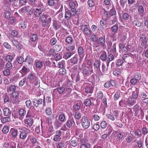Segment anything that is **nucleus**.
Returning <instances> with one entry per match:
<instances>
[{
  "label": "nucleus",
  "instance_id": "c756f323",
  "mask_svg": "<svg viewBox=\"0 0 148 148\" xmlns=\"http://www.w3.org/2000/svg\"><path fill=\"white\" fill-rule=\"evenodd\" d=\"M100 61L98 60H96L93 66L95 68H96L97 71H100Z\"/></svg>",
  "mask_w": 148,
  "mask_h": 148
},
{
  "label": "nucleus",
  "instance_id": "7ed1b4c3",
  "mask_svg": "<svg viewBox=\"0 0 148 148\" xmlns=\"http://www.w3.org/2000/svg\"><path fill=\"white\" fill-rule=\"evenodd\" d=\"M90 67H86L82 70V73L84 77L89 76L92 73H94L92 69V65H90Z\"/></svg>",
  "mask_w": 148,
  "mask_h": 148
},
{
  "label": "nucleus",
  "instance_id": "b1692460",
  "mask_svg": "<svg viewBox=\"0 0 148 148\" xmlns=\"http://www.w3.org/2000/svg\"><path fill=\"white\" fill-rule=\"evenodd\" d=\"M107 57L106 52L104 51H101V54L100 56V58L101 60L103 61H107Z\"/></svg>",
  "mask_w": 148,
  "mask_h": 148
},
{
  "label": "nucleus",
  "instance_id": "4468645a",
  "mask_svg": "<svg viewBox=\"0 0 148 148\" xmlns=\"http://www.w3.org/2000/svg\"><path fill=\"white\" fill-rule=\"evenodd\" d=\"M25 125L28 129L31 127L34 121L32 118H28L24 120Z\"/></svg>",
  "mask_w": 148,
  "mask_h": 148
},
{
  "label": "nucleus",
  "instance_id": "a18cd8bd",
  "mask_svg": "<svg viewBox=\"0 0 148 148\" xmlns=\"http://www.w3.org/2000/svg\"><path fill=\"white\" fill-rule=\"evenodd\" d=\"M59 119L60 121L62 122H64L66 121V116L64 113H62L59 115Z\"/></svg>",
  "mask_w": 148,
  "mask_h": 148
},
{
  "label": "nucleus",
  "instance_id": "6e6552de",
  "mask_svg": "<svg viewBox=\"0 0 148 148\" xmlns=\"http://www.w3.org/2000/svg\"><path fill=\"white\" fill-rule=\"evenodd\" d=\"M97 42L99 45L103 49L106 48V40L105 36L104 34L102 36H101L99 38Z\"/></svg>",
  "mask_w": 148,
  "mask_h": 148
},
{
  "label": "nucleus",
  "instance_id": "052dcab7",
  "mask_svg": "<svg viewBox=\"0 0 148 148\" xmlns=\"http://www.w3.org/2000/svg\"><path fill=\"white\" fill-rule=\"evenodd\" d=\"M65 144L64 141H62L58 143L57 148H64Z\"/></svg>",
  "mask_w": 148,
  "mask_h": 148
},
{
  "label": "nucleus",
  "instance_id": "0eeeda50",
  "mask_svg": "<svg viewBox=\"0 0 148 148\" xmlns=\"http://www.w3.org/2000/svg\"><path fill=\"white\" fill-rule=\"evenodd\" d=\"M32 102L34 106L36 108H37L38 106L41 104L42 102H43V106L45 107L46 106L45 96H44L43 99H34L32 101Z\"/></svg>",
  "mask_w": 148,
  "mask_h": 148
},
{
  "label": "nucleus",
  "instance_id": "e433bc0d",
  "mask_svg": "<svg viewBox=\"0 0 148 148\" xmlns=\"http://www.w3.org/2000/svg\"><path fill=\"white\" fill-rule=\"evenodd\" d=\"M19 114L21 116L20 119H23V116L25 115L26 114V111L25 109H20L19 111Z\"/></svg>",
  "mask_w": 148,
  "mask_h": 148
},
{
  "label": "nucleus",
  "instance_id": "473e14b6",
  "mask_svg": "<svg viewBox=\"0 0 148 148\" xmlns=\"http://www.w3.org/2000/svg\"><path fill=\"white\" fill-rule=\"evenodd\" d=\"M75 44L70 45L66 47V50L68 52L73 51L75 50Z\"/></svg>",
  "mask_w": 148,
  "mask_h": 148
},
{
  "label": "nucleus",
  "instance_id": "680f3d73",
  "mask_svg": "<svg viewBox=\"0 0 148 148\" xmlns=\"http://www.w3.org/2000/svg\"><path fill=\"white\" fill-rule=\"evenodd\" d=\"M135 135L137 136V137H140L141 136L142 134L141 131L140 129H137L135 131Z\"/></svg>",
  "mask_w": 148,
  "mask_h": 148
},
{
  "label": "nucleus",
  "instance_id": "5701e85b",
  "mask_svg": "<svg viewBox=\"0 0 148 148\" xmlns=\"http://www.w3.org/2000/svg\"><path fill=\"white\" fill-rule=\"evenodd\" d=\"M148 92L146 91L141 92L139 95V97L142 99V101L144 100L148 96Z\"/></svg>",
  "mask_w": 148,
  "mask_h": 148
},
{
  "label": "nucleus",
  "instance_id": "de8ad7c7",
  "mask_svg": "<svg viewBox=\"0 0 148 148\" xmlns=\"http://www.w3.org/2000/svg\"><path fill=\"white\" fill-rule=\"evenodd\" d=\"M91 39L92 41L93 42H96V41H98L99 38L96 34H93L91 37Z\"/></svg>",
  "mask_w": 148,
  "mask_h": 148
},
{
  "label": "nucleus",
  "instance_id": "5fc2aeb1",
  "mask_svg": "<svg viewBox=\"0 0 148 148\" xmlns=\"http://www.w3.org/2000/svg\"><path fill=\"white\" fill-rule=\"evenodd\" d=\"M121 72L119 69H117L115 70L113 72V74L115 76L118 77L119 75L121 74Z\"/></svg>",
  "mask_w": 148,
  "mask_h": 148
},
{
  "label": "nucleus",
  "instance_id": "864d4df0",
  "mask_svg": "<svg viewBox=\"0 0 148 148\" xmlns=\"http://www.w3.org/2000/svg\"><path fill=\"white\" fill-rule=\"evenodd\" d=\"M100 126L102 129H105L107 126V122L105 121H102L100 124Z\"/></svg>",
  "mask_w": 148,
  "mask_h": 148
},
{
  "label": "nucleus",
  "instance_id": "f257e3e1",
  "mask_svg": "<svg viewBox=\"0 0 148 148\" xmlns=\"http://www.w3.org/2000/svg\"><path fill=\"white\" fill-rule=\"evenodd\" d=\"M39 19L42 22V26L44 27H49L52 20L50 16L43 13L39 18Z\"/></svg>",
  "mask_w": 148,
  "mask_h": 148
},
{
  "label": "nucleus",
  "instance_id": "c85d7f7f",
  "mask_svg": "<svg viewBox=\"0 0 148 148\" xmlns=\"http://www.w3.org/2000/svg\"><path fill=\"white\" fill-rule=\"evenodd\" d=\"M53 48L55 51L58 52L61 50L62 48V46L60 44L58 43L57 44L54 46Z\"/></svg>",
  "mask_w": 148,
  "mask_h": 148
},
{
  "label": "nucleus",
  "instance_id": "6e6d98bb",
  "mask_svg": "<svg viewBox=\"0 0 148 148\" xmlns=\"http://www.w3.org/2000/svg\"><path fill=\"white\" fill-rule=\"evenodd\" d=\"M78 141L76 140L72 139L71 140V144L73 147H75L77 146Z\"/></svg>",
  "mask_w": 148,
  "mask_h": 148
},
{
  "label": "nucleus",
  "instance_id": "f03ea898",
  "mask_svg": "<svg viewBox=\"0 0 148 148\" xmlns=\"http://www.w3.org/2000/svg\"><path fill=\"white\" fill-rule=\"evenodd\" d=\"M141 79V75L140 73L138 71H135L134 78L130 80L131 83H137L139 82V80Z\"/></svg>",
  "mask_w": 148,
  "mask_h": 148
},
{
  "label": "nucleus",
  "instance_id": "13d9d810",
  "mask_svg": "<svg viewBox=\"0 0 148 148\" xmlns=\"http://www.w3.org/2000/svg\"><path fill=\"white\" fill-rule=\"evenodd\" d=\"M45 111L47 115L50 116L52 114L51 109L49 107L45 109Z\"/></svg>",
  "mask_w": 148,
  "mask_h": 148
},
{
  "label": "nucleus",
  "instance_id": "a19ab883",
  "mask_svg": "<svg viewBox=\"0 0 148 148\" xmlns=\"http://www.w3.org/2000/svg\"><path fill=\"white\" fill-rule=\"evenodd\" d=\"M10 126L9 125H5L2 130V131L4 134H6L8 132Z\"/></svg>",
  "mask_w": 148,
  "mask_h": 148
},
{
  "label": "nucleus",
  "instance_id": "bf43d9fd",
  "mask_svg": "<svg viewBox=\"0 0 148 148\" xmlns=\"http://www.w3.org/2000/svg\"><path fill=\"white\" fill-rule=\"evenodd\" d=\"M65 89L66 88L63 87H60L57 88V91L60 94H61L65 92L66 89Z\"/></svg>",
  "mask_w": 148,
  "mask_h": 148
},
{
  "label": "nucleus",
  "instance_id": "a211bd4d",
  "mask_svg": "<svg viewBox=\"0 0 148 148\" xmlns=\"http://www.w3.org/2000/svg\"><path fill=\"white\" fill-rule=\"evenodd\" d=\"M79 59V58L77 54H75L74 56L70 59L69 60L71 64V65H73L77 63Z\"/></svg>",
  "mask_w": 148,
  "mask_h": 148
},
{
  "label": "nucleus",
  "instance_id": "ddd939ff",
  "mask_svg": "<svg viewBox=\"0 0 148 148\" xmlns=\"http://www.w3.org/2000/svg\"><path fill=\"white\" fill-rule=\"evenodd\" d=\"M23 12L26 13L28 15H32L33 13L34 8L29 6H25L21 9Z\"/></svg>",
  "mask_w": 148,
  "mask_h": 148
},
{
  "label": "nucleus",
  "instance_id": "a878e982",
  "mask_svg": "<svg viewBox=\"0 0 148 148\" xmlns=\"http://www.w3.org/2000/svg\"><path fill=\"white\" fill-rule=\"evenodd\" d=\"M65 42L69 45L72 44L73 42V40L71 36L69 35L67 36L65 38Z\"/></svg>",
  "mask_w": 148,
  "mask_h": 148
},
{
  "label": "nucleus",
  "instance_id": "423d86ee",
  "mask_svg": "<svg viewBox=\"0 0 148 148\" xmlns=\"http://www.w3.org/2000/svg\"><path fill=\"white\" fill-rule=\"evenodd\" d=\"M39 8H34L33 14L36 17H40L42 14V12H44L45 11V9L44 8L43 6V7H39Z\"/></svg>",
  "mask_w": 148,
  "mask_h": 148
},
{
  "label": "nucleus",
  "instance_id": "3c124183",
  "mask_svg": "<svg viewBox=\"0 0 148 148\" xmlns=\"http://www.w3.org/2000/svg\"><path fill=\"white\" fill-rule=\"evenodd\" d=\"M122 16L123 19L125 20H128L129 18L131 17V16L127 13H123Z\"/></svg>",
  "mask_w": 148,
  "mask_h": 148
},
{
  "label": "nucleus",
  "instance_id": "79ce46f5",
  "mask_svg": "<svg viewBox=\"0 0 148 148\" xmlns=\"http://www.w3.org/2000/svg\"><path fill=\"white\" fill-rule=\"evenodd\" d=\"M91 99H92V98H90L87 99L85 100L84 103L86 106H89L91 105L92 103Z\"/></svg>",
  "mask_w": 148,
  "mask_h": 148
},
{
  "label": "nucleus",
  "instance_id": "7c9ffc66",
  "mask_svg": "<svg viewBox=\"0 0 148 148\" xmlns=\"http://www.w3.org/2000/svg\"><path fill=\"white\" fill-rule=\"evenodd\" d=\"M3 111L4 114L5 116H9L11 114V111L8 108H5L3 109Z\"/></svg>",
  "mask_w": 148,
  "mask_h": 148
},
{
  "label": "nucleus",
  "instance_id": "338daca9",
  "mask_svg": "<svg viewBox=\"0 0 148 148\" xmlns=\"http://www.w3.org/2000/svg\"><path fill=\"white\" fill-rule=\"evenodd\" d=\"M31 143L34 145L36 143L37 140L33 136L31 137L30 139Z\"/></svg>",
  "mask_w": 148,
  "mask_h": 148
},
{
  "label": "nucleus",
  "instance_id": "72a5a7b5",
  "mask_svg": "<svg viewBox=\"0 0 148 148\" xmlns=\"http://www.w3.org/2000/svg\"><path fill=\"white\" fill-rule=\"evenodd\" d=\"M12 132L11 134L14 138H16L17 135L18 130L16 129L12 128L11 129Z\"/></svg>",
  "mask_w": 148,
  "mask_h": 148
},
{
  "label": "nucleus",
  "instance_id": "6ab92c4d",
  "mask_svg": "<svg viewBox=\"0 0 148 148\" xmlns=\"http://www.w3.org/2000/svg\"><path fill=\"white\" fill-rule=\"evenodd\" d=\"M112 53H108L107 55V60L106 61V64L107 65H109L110 62L114 60L115 59Z\"/></svg>",
  "mask_w": 148,
  "mask_h": 148
},
{
  "label": "nucleus",
  "instance_id": "8fccbe9b",
  "mask_svg": "<svg viewBox=\"0 0 148 148\" xmlns=\"http://www.w3.org/2000/svg\"><path fill=\"white\" fill-rule=\"evenodd\" d=\"M27 134L25 132H22L20 134L19 137L22 139H25L27 137Z\"/></svg>",
  "mask_w": 148,
  "mask_h": 148
},
{
  "label": "nucleus",
  "instance_id": "dca6fc26",
  "mask_svg": "<svg viewBox=\"0 0 148 148\" xmlns=\"http://www.w3.org/2000/svg\"><path fill=\"white\" fill-rule=\"evenodd\" d=\"M75 124V123L73 118H69L64 125V126H66L68 128H72L73 126Z\"/></svg>",
  "mask_w": 148,
  "mask_h": 148
},
{
  "label": "nucleus",
  "instance_id": "aec40b11",
  "mask_svg": "<svg viewBox=\"0 0 148 148\" xmlns=\"http://www.w3.org/2000/svg\"><path fill=\"white\" fill-rule=\"evenodd\" d=\"M53 26L55 30L58 29L60 26V23L55 20H53Z\"/></svg>",
  "mask_w": 148,
  "mask_h": 148
},
{
  "label": "nucleus",
  "instance_id": "cd10ccee",
  "mask_svg": "<svg viewBox=\"0 0 148 148\" xmlns=\"http://www.w3.org/2000/svg\"><path fill=\"white\" fill-rule=\"evenodd\" d=\"M13 59V56L9 53L5 57L4 60L8 62H11L12 61Z\"/></svg>",
  "mask_w": 148,
  "mask_h": 148
},
{
  "label": "nucleus",
  "instance_id": "e2e57ef3",
  "mask_svg": "<svg viewBox=\"0 0 148 148\" xmlns=\"http://www.w3.org/2000/svg\"><path fill=\"white\" fill-rule=\"evenodd\" d=\"M85 92L86 93H92L93 92V88L90 87H87L85 89Z\"/></svg>",
  "mask_w": 148,
  "mask_h": 148
},
{
  "label": "nucleus",
  "instance_id": "412c9836",
  "mask_svg": "<svg viewBox=\"0 0 148 148\" xmlns=\"http://www.w3.org/2000/svg\"><path fill=\"white\" fill-rule=\"evenodd\" d=\"M126 102L127 105L130 106H132L136 103V99L132 97H130L128 99V100L126 101Z\"/></svg>",
  "mask_w": 148,
  "mask_h": 148
},
{
  "label": "nucleus",
  "instance_id": "c9c22d12",
  "mask_svg": "<svg viewBox=\"0 0 148 148\" xmlns=\"http://www.w3.org/2000/svg\"><path fill=\"white\" fill-rule=\"evenodd\" d=\"M16 60L20 64H22L24 62H25V60L23 57L21 56H18L17 57Z\"/></svg>",
  "mask_w": 148,
  "mask_h": 148
},
{
  "label": "nucleus",
  "instance_id": "c03bdc74",
  "mask_svg": "<svg viewBox=\"0 0 148 148\" xmlns=\"http://www.w3.org/2000/svg\"><path fill=\"white\" fill-rule=\"evenodd\" d=\"M21 71L22 72V74L25 75L29 72V69L26 67L25 66H24L23 67Z\"/></svg>",
  "mask_w": 148,
  "mask_h": 148
},
{
  "label": "nucleus",
  "instance_id": "9b49d317",
  "mask_svg": "<svg viewBox=\"0 0 148 148\" xmlns=\"http://www.w3.org/2000/svg\"><path fill=\"white\" fill-rule=\"evenodd\" d=\"M76 14L68 9H65L64 18L67 20H69L72 16H75Z\"/></svg>",
  "mask_w": 148,
  "mask_h": 148
},
{
  "label": "nucleus",
  "instance_id": "f8f14e48",
  "mask_svg": "<svg viewBox=\"0 0 148 148\" xmlns=\"http://www.w3.org/2000/svg\"><path fill=\"white\" fill-rule=\"evenodd\" d=\"M77 51L79 57V61H81L85 56L84 49L83 47L79 46L77 47Z\"/></svg>",
  "mask_w": 148,
  "mask_h": 148
},
{
  "label": "nucleus",
  "instance_id": "58836bf2",
  "mask_svg": "<svg viewBox=\"0 0 148 148\" xmlns=\"http://www.w3.org/2000/svg\"><path fill=\"white\" fill-rule=\"evenodd\" d=\"M124 133L119 131L118 134L116 135V136L117 138L119 140L124 139Z\"/></svg>",
  "mask_w": 148,
  "mask_h": 148
},
{
  "label": "nucleus",
  "instance_id": "774afa93",
  "mask_svg": "<svg viewBox=\"0 0 148 148\" xmlns=\"http://www.w3.org/2000/svg\"><path fill=\"white\" fill-rule=\"evenodd\" d=\"M123 63V60L122 59H118L116 62V65L118 66H120L122 65Z\"/></svg>",
  "mask_w": 148,
  "mask_h": 148
},
{
  "label": "nucleus",
  "instance_id": "0e129e2a",
  "mask_svg": "<svg viewBox=\"0 0 148 148\" xmlns=\"http://www.w3.org/2000/svg\"><path fill=\"white\" fill-rule=\"evenodd\" d=\"M1 121L3 123H4L7 122H9L10 120V119L8 117H5L4 118H2L1 119Z\"/></svg>",
  "mask_w": 148,
  "mask_h": 148
},
{
  "label": "nucleus",
  "instance_id": "1a4fd4ad",
  "mask_svg": "<svg viewBox=\"0 0 148 148\" xmlns=\"http://www.w3.org/2000/svg\"><path fill=\"white\" fill-rule=\"evenodd\" d=\"M81 29L84 34L87 36L89 35L92 33V31L89 28V27L87 25H82L81 26Z\"/></svg>",
  "mask_w": 148,
  "mask_h": 148
},
{
  "label": "nucleus",
  "instance_id": "2eb2a0df",
  "mask_svg": "<svg viewBox=\"0 0 148 148\" xmlns=\"http://www.w3.org/2000/svg\"><path fill=\"white\" fill-rule=\"evenodd\" d=\"M77 6V1H71L69 3V8L71 10H69L73 12L76 13V8Z\"/></svg>",
  "mask_w": 148,
  "mask_h": 148
},
{
  "label": "nucleus",
  "instance_id": "4c0bfd02",
  "mask_svg": "<svg viewBox=\"0 0 148 148\" xmlns=\"http://www.w3.org/2000/svg\"><path fill=\"white\" fill-rule=\"evenodd\" d=\"M111 31L112 32L116 33L118 29V25L116 24L111 27Z\"/></svg>",
  "mask_w": 148,
  "mask_h": 148
},
{
  "label": "nucleus",
  "instance_id": "20e7f679",
  "mask_svg": "<svg viewBox=\"0 0 148 148\" xmlns=\"http://www.w3.org/2000/svg\"><path fill=\"white\" fill-rule=\"evenodd\" d=\"M28 3L29 5L33 7L38 8L39 7H43V3L38 0H29Z\"/></svg>",
  "mask_w": 148,
  "mask_h": 148
},
{
  "label": "nucleus",
  "instance_id": "37998d69",
  "mask_svg": "<svg viewBox=\"0 0 148 148\" xmlns=\"http://www.w3.org/2000/svg\"><path fill=\"white\" fill-rule=\"evenodd\" d=\"M36 76V75L34 73H31L28 75L27 78L30 80L33 81Z\"/></svg>",
  "mask_w": 148,
  "mask_h": 148
},
{
  "label": "nucleus",
  "instance_id": "4be33fe9",
  "mask_svg": "<svg viewBox=\"0 0 148 148\" xmlns=\"http://www.w3.org/2000/svg\"><path fill=\"white\" fill-rule=\"evenodd\" d=\"M122 58L125 62H127L128 63L130 61V60L132 59L131 56L127 54H124Z\"/></svg>",
  "mask_w": 148,
  "mask_h": 148
},
{
  "label": "nucleus",
  "instance_id": "393cba45",
  "mask_svg": "<svg viewBox=\"0 0 148 148\" xmlns=\"http://www.w3.org/2000/svg\"><path fill=\"white\" fill-rule=\"evenodd\" d=\"M33 60L30 56H27L25 60V62L28 63L29 65L32 64Z\"/></svg>",
  "mask_w": 148,
  "mask_h": 148
},
{
  "label": "nucleus",
  "instance_id": "49530a36",
  "mask_svg": "<svg viewBox=\"0 0 148 148\" xmlns=\"http://www.w3.org/2000/svg\"><path fill=\"white\" fill-rule=\"evenodd\" d=\"M116 43H114L112 47H110V48H111L110 51V52L112 53H116Z\"/></svg>",
  "mask_w": 148,
  "mask_h": 148
},
{
  "label": "nucleus",
  "instance_id": "69168bd1",
  "mask_svg": "<svg viewBox=\"0 0 148 148\" xmlns=\"http://www.w3.org/2000/svg\"><path fill=\"white\" fill-rule=\"evenodd\" d=\"M36 65L38 68L40 69L42 67L43 64L41 61H38L36 62Z\"/></svg>",
  "mask_w": 148,
  "mask_h": 148
},
{
  "label": "nucleus",
  "instance_id": "9d476101",
  "mask_svg": "<svg viewBox=\"0 0 148 148\" xmlns=\"http://www.w3.org/2000/svg\"><path fill=\"white\" fill-rule=\"evenodd\" d=\"M140 40L141 41V45L144 47L145 49L147 48L148 38H147L145 34H142L140 37Z\"/></svg>",
  "mask_w": 148,
  "mask_h": 148
},
{
  "label": "nucleus",
  "instance_id": "603ef678",
  "mask_svg": "<svg viewBox=\"0 0 148 148\" xmlns=\"http://www.w3.org/2000/svg\"><path fill=\"white\" fill-rule=\"evenodd\" d=\"M104 16H105L106 18L103 19L105 22L107 21V20L109 19L110 17V15L109 13L108 12H106L104 13Z\"/></svg>",
  "mask_w": 148,
  "mask_h": 148
},
{
  "label": "nucleus",
  "instance_id": "2f4dec72",
  "mask_svg": "<svg viewBox=\"0 0 148 148\" xmlns=\"http://www.w3.org/2000/svg\"><path fill=\"white\" fill-rule=\"evenodd\" d=\"M137 10L138 13L140 14L143 13L144 12V8L142 5L138 4L137 5Z\"/></svg>",
  "mask_w": 148,
  "mask_h": 148
},
{
  "label": "nucleus",
  "instance_id": "f704fd0d",
  "mask_svg": "<svg viewBox=\"0 0 148 148\" xmlns=\"http://www.w3.org/2000/svg\"><path fill=\"white\" fill-rule=\"evenodd\" d=\"M38 39V36L36 34H32L30 37V40L32 42H35Z\"/></svg>",
  "mask_w": 148,
  "mask_h": 148
},
{
  "label": "nucleus",
  "instance_id": "ea45409f",
  "mask_svg": "<svg viewBox=\"0 0 148 148\" xmlns=\"http://www.w3.org/2000/svg\"><path fill=\"white\" fill-rule=\"evenodd\" d=\"M81 104L80 102L75 103L73 106V109L76 111L79 110L81 108Z\"/></svg>",
  "mask_w": 148,
  "mask_h": 148
},
{
  "label": "nucleus",
  "instance_id": "09e8293b",
  "mask_svg": "<svg viewBox=\"0 0 148 148\" xmlns=\"http://www.w3.org/2000/svg\"><path fill=\"white\" fill-rule=\"evenodd\" d=\"M72 54L70 52H66L64 53L63 58L65 59H67L71 57L72 56Z\"/></svg>",
  "mask_w": 148,
  "mask_h": 148
},
{
  "label": "nucleus",
  "instance_id": "f3484780",
  "mask_svg": "<svg viewBox=\"0 0 148 148\" xmlns=\"http://www.w3.org/2000/svg\"><path fill=\"white\" fill-rule=\"evenodd\" d=\"M106 66L104 64H102V71L104 73L106 74H108L111 71V69H110V68H108L109 65L108 66L106 64Z\"/></svg>",
  "mask_w": 148,
  "mask_h": 148
},
{
  "label": "nucleus",
  "instance_id": "bb28decb",
  "mask_svg": "<svg viewBox=\"0 0 148 148\" xmlns=\"http://www.w3.org/2000/svg\"><path fill=\"white\" fill-rule=\"evenodd\" d=\"M55 128L57 129L60 127L62 125V123L58 120H56L53 123Z\"/></svg>",
  "mask_w": 148,
  "mask_h": 148
},
{
  "label": "nucleus",
  "instance_id": "39448f33",
  "mask_svg": "<svg viewBox=\"0 0 148 148\" xmlns=\"http://www.w3.org/2000/svg\"><path fill=\"white\" fill-rule=\"evenodd\" d=\"M81 122L82 126L84 130L88 128L90 125V121L85 116H82Z\"/></svg>",
  "mask_w": 148,
  "mask_h": 148
},
{
  "label": "nucleus",
  "instance_id": "4d7b16f0",
  "mask_svg": "<svg viewBox=\"0 0 148 148\" xmlns=\"http://www.w3.org/2000/svg\"><path fill=\"white\" fill-rule=\"evenodd\" d=\"M87 3L89 7L91 8L94 7L95 5V2L93 0H88Z\"/></svg>",
  "mask_w": 148,
  "mask_h": 148
}]
</instances>
